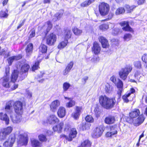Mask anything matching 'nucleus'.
Masks as SVG:
<instances>
[{"label":"nucleus","instance_id":"obj_61","mask_svg":"<svg viewBox=\"0 0 147 147\" xmlns=\"http://www.w3.org/2000/svg\"><path fill=\"white\" fill-rule=\"evenodd\" d=\"M89 124L88 123L85 122L83 124L82 126V128L83 129H87L89 128Z\"/></svg>","mask_w":147,"mask_h":147},{"label":"nucleus","instance_id":"obj_40","mask_svg":"<svg viewBox=\"0 0 147 147\" xmlns=\"http://www.w3.org/2000/svg\"><path fill=\"white\" fill-rule=\"evenodd\" d=\"M137 6V5L136 6L133 5L130 6L129 5H127L125 7L126 10L127 11V13H130L133 10V9L135 8Z\"/></svg>","mask_w":147,"mask_h":147},{"label":"nucleus","instance_id":"obj_23","mask_svg":"<svg viewBox=\"0 0 147 147\" xmlns=\"http://www.w3.org/2000/svg\"><path fill=\"white\" fill-rule=\"evenodd\" d=\"M19 74L18 70H14L12 73L11 77V81L14 83L16 81Z\"/></svg>","mask_w":147,"mask_h":147},{"label":"nucleus","instance_id":"obj_64","mask_svg":"<svg viewBox=\"0 0 147 147\" xmlns=\"http://www.w3.org/2000/svg\"><path fill=\"white\" fill-rule=\"evenodd\" d=\"M112 42L115 45H117L119 43V41L117 39H113L112 40Z\"/></svg>","mask_w":147,"mask_h":147},{"label":"nucleus","instance_id":"obj_63","mask_svg":"<svg viewBox=\"0 0 147 147\" xmlns=\"http://www.w3.org/2000/svg\"><path fill=\"white\" fill-rule=\"evenodd\" d=\"M130 93V94L129 96H128V101H131L133 100V98L135 97L134 94H132L131 93Z\"/></svg>","mask_w":147,"mask_h":147},{"label":"nucleus","instance_id":"obj_50","mask_svg":"<svg viewBox=\"0 0 147 147\" xmlns=\"http://www.w3.org/2000/svg\"><path fill=\"white\" fill-rule=\"evenodd\" d=\"M132 37V35L130 34H125L124 36V39L125 40L128 41L130 40Z\"/></svg>","mask_w":147,"mask_h":147},{"label":"nucleus","instance_id":"obj_37","mask_svg":"<svg viewBox=\"0 0 147 147\" xmlns=\"http://www.w3.org/2000/svg\"><path fill=\"white\" fill-rule=\"evenodd\" d=\"M72 31L74 34L77 36L80 35L82 32V30L76 27H74L72 29Z\"/></svg>","mask_w":147,"mask_h":147},{"label":"nucleus","instance_id":"obj_34","mask_svg":"<svg viewBox=\"0 0 147 147\" xmlns=\"http://www.w3.org/2000/svg\"><path fill=\"white\" fill-rule=\"evenodd\" d=\"M105 88L106 92L108 93H111L113 90V87L107 83L105 84Z\"/></svg>","mask_w":147,"mask_h":147},{"label":"nucleus","instance_id":"obj_7","mask_svg":"<svg viewBox=\"0 0 147 147\" xmlns=\"http://www.w3.org/2000/svg\"><path fill=\"white\" fill-rule=\"evenodd\" d=\"M144 115L141 114L137 118L130 119V121L134 125L137 126L141 125L144 122Z\"/></svg>","mask_w":147,"mask_h":147},{"label":"nucleus","instance_id":"obj_26","mask_svg":"<svg viewBox=\"0 0 147 147\" xmlns=\"http://www.w3.org/2000/svg\"><path fill=\"white\" fill-rule=\"evenodd\" d=\"M33 45L32 43H30L27 46L25 49L27 55L29 56L32 52Z\"/></svg>","mask_w":147,"mask_h":147},{"label":"nucleus","instance_id":"obj_57","mask_svg":"<svg viewBox=\"0 0 147 147\" xmlns=\"http://www.w3.org/2000/svg\"><path fill=\"white\" fill-rule=\"evenodd\" d=\"M82 111L83 109L82 107H76L75 111L79 113V114H80Z\"/></svg>","mask_w":147,"mask_h":147},{"label":"nucleus","instance_id":"obj_62","mask_svg":"<svg viewBox=\"0 0 147 147\" xmlns=\"http://www.w3.org/2000/svg\"><path fill=\"white\" fill-rule=\"evenodd\" d=\"M35 35V31L34 30H32L31 31V33L30 34L29 36V38H32L34 37Z\"/></svg>","mask_w":147,"mask_h":147},{"label":"nucleus","instance_id":"obj_51","mask_svg":"<svg viewBox=\"0 0 147 147\" xmlns=\"http://www.w3.org/2000/svg\"><path fill=\"white\" fill-rule=\"evenodd\" d=\"M134 66L138 69H140L141 68V64L140 61H135L134 63Z\"/></svg>","mask_w":147,"mask_h":147},{"label":"nucleus","instance_id":"obj_44","mask_svg":"<svg viewBox=\"0 0 147 147\" xmlns=\"http://www.w3.org/2000/svg\"><path fill=\"white\" fill-rule=\"evenodd\" d=\"M125 9L123 8L120 7L117 9L116 11L115 14L116 15L122 14L124 12Z\"/></svg>","mask_w":147,"mask_h":147},{"label":"nucleus","instance_id":"obj_11","mask_svg":"<svg viewBox=\"0 0 147 147\" xmlns=\"http://www.w3.org/2000/svg\"><path fill=\"white\" fill-rule=\"evenodd\" d=\"M20 68L22 73H26L28 72L30 68V66L26 62H22L19 64Z\"/></svg>","mask_w":147,"mask_h":147},{"label":"nucleus","instance_id":"obj_52","mask_svg":"<svg viewBox=\"0 0 147 147\" xmlns=\"http://www.w3.org/2000/svg\"><path fill=\"white\" fill-rule=\"evenodd\" d=\"M85 119L86 121L90 123L93 122L94 121V119L91 115L87 116L86 117Z\"/></svg>","mask_w":147,"mask_h":147},{"label":"nucleus","instance_id":"obj_4","mask_svg":"<svg viewBox=\"0 0 147 147\" xmlns=\"http://www.w3.org/2000/svg\"><path fill=\"white\" fill-rule=\"evenodd\" d=\"M99 11L101 16H105L107 15L109 10V6L107 3H101L99 7Z\"/></svg>","mask_w":147,"mask_h":147},{"label":"nucleus","instance_id":"obj_2","mask_svg":"<svg viewBox=\"0 0 147 147\" xmlns=\"http://www.w3.org/2000/svg\"><path fill=\"white\" fill-rule=\"evenodd\" d=\"M132 69L131 66L127 65L122 68L119 72V75L121 79L125 80L127 78L129 74Z\"/></svg>","mask_w":147,"mask_h":147},{"label":"nucleus","instance_id":"obj_33","mask_svg":"<svg viewBox=\"0 0 147 147\" xmlns=\"http://www.w3.org/2000/svg\"><path fill=\"white\" fill-rule=\"evenodd\" d=\"M108 130H110V131L113 134H115L117 133V128L116 126H109L107 127Z\"/></svg>","mask_w":147,"mask_h":147},{"label":"nucleus","instance_id":"obj_10","mask_svg":"<svg viewBox=\"0 0 147 147\" xmlns=\"http://www.w3.org/2000/svg\"><path fill=\"white\" fill-rule=\"evenodd\" d=\"M0 84L5 88L10 87V84L8 77L5 76L1 78L0 79Z\"/></svg>","mask_w":147,"mask_h":147},{"label":"nucleus","instance_id":"obj_29","mask_svg":"<svg viewBox=\"0 0 147 147\" xmlns=\"http://www.w3.org/2000/svg\"><path fill=\"white\" fill-rule=\"evenodd\" d=\"M65 108L62 107H60L58 110L57 114L59 117L62 118L65 115Z\"/></svg>","mask_w":147,"mask_h":147},{"label":"nucleus","instance_id":"obj_60","mask_svg":"<svg viewBox=\"0 0 147 147\" xmlns=\"http://www.w3.org/2000/svg\"><path fill=\"white\" fill-rule=\"evenodd\" d=\"M64 127V130L65 131H68L70 127V125L69 124H65L63 126Z\"/></svg>","mask_w":147,"mask_h":147},{"label":"nucleus","instance_id":"obj_54","mask_svg":"<svg viewBox=\"0 0 147 147\" xmlns=\"http://www.w3.org/2000/svg\"><path fill=\"white\" fill-rule=\"evenodd\" d=\"M130 93H126L123 96V99L124 102H129L128 98V96L130 94Z\"/></svg>","mask_w":147,"mask_h":147},{"label":"nucleus","instance_id":"obj_18","mask_svg":"<svg viewBox=\"0 0 147 147\" xmlns=\"http://www.w3.org/2000/svg\"><path fill=\"white\" fill-rule=\"evenodd\" d=\"M74 64L73 61H71L67 64L65 69L63 71V74L64 76H66L68 74L72 68Z\"/></svg>","mask_w":147,"mask_h":147},{"label":"nucleus","instance_id":"obj_6","mask_svg":"<svg viewBox=\"0 0 147 147\" xmlns=\"http://www.w3.org/2000/svg\"><path fill=\"white\" fill-rule=\"evenodd\" d=\"M16 140V137L14 135H11L3 143L4 147H13Z\"/></svg>","mask_w":147,"mask_h":147},{"label":"nucleus","instance_id":"obj_46","mask_svg":"<svg viewBox=\"0 0 147 147\" xmlns=\"http://www.w3.org/2000/svg\"><path fill=\"white\" fill-rule=\"evenodd\" d=\"M142 61L145 63V66L147 68V54H145L142 57Z\"/></svg>","mask_w":147,"mask_h":147},{"label":"nucleus","instance_id":"obj_58","mask_svg":"<svg viewBox=\"0 0 147 147\" xmlns=\"http://www.w3.org/2000/svg\"><path fill=\"white\" fill-rule=\"evenodd\" d=\"M80 114L75 111L72 114V117L75 119H78L80 115Z\"/></svg>","mask_w":147,"mask_h":147},{"label":"nucleus","instance_id":"obj_59","mask_svg":"<svg viewBox=\"0 0 147 147\" xmlns=\"http://www.w3.org/2000/svg\"><path fill=\"white\" fill-rule=\"evenodd\" d=\"M110 80L113 83L116 84L118 82V80H119V79H117L114 76H113L111 77Z\"/></svg>","mask_w":147,"mask_h":147},{"label":"nucleus","instance_id":"obj_14","mask_svg":"<svg viewBox=\"0 0 147 147\" xmlns=\"http://www.w3.org/2000/svg\"><path fill=\"white\" fill-rule=\"evenodd\" d=\"M18 116L15 115L14 113H11L10 118L11 120L13 123H20L21 120V115H18Z\"/></svg>","mask_w":147,"mask_h":147},{"label":"nucleus","instance_id":"obj_30","mask_svg":"<svg viewBox=\"0 0 147 147\" xmlns=\"http://www.w3.org/2000/svg\"><path fill=\"white\" fill-rule=\"evenodd\" d=\"M115 119L114 116H109L106 117L105 119V122L107 124H111L114 123Z\"/></svg>","mask_w":147,"mask_h":147},{"label":"nucleus","instance_id":"obj_13","mask_svg":"<svg viewBox=\"0 0 147 147\" xmlns=\"http://www.w3.org/2000/svg\"><path fill=\"white\" fill-rule=\"evenodd\" d=\"M140 112L138 109H135L132 110L129 113V116L130 119H134L138 117L140 115Z\"/></svg>","mask_w":147,"mask_h":147},{"label":"nucleus","instance_id":"obj_15","mask_svg":"<svg viewBox=\"0 0 147 147\" xmlns=\"http://www.w3.org/2000/svg\"><path fill=\"white\" fill-rule=\"evenodd\" d=\"M59 120L57 117L54 115H51L47 119V122L49 124H54L58 122Z\"/></svg>","mask_w":147,"mask_h":147},{"label":"nucleus","instance_id":"obj_19","mask_svg":"<svg viewBox=\"0 0 147 147\" xmlns=\"http://www.w3.org/2000/svg\"><path fill=\"white\" fill-rule=\"evenodd\" d=\"M59 105L60 102L59 100H55L54 101L51 103L50 105L51 110L53 112H55Z\"/></svg>","mask_w":147,"mask_h":147},{"label":"nucleus","instance_id":"obj_28","mask_svg":"<svg viewBox=\"0 0 147 147\" xmlns=\"http://www.w3.org/2000/svg\"><path fill=\"white\" fill-rule=\"evenodd\" d=\"M71 31L69 30H66L65 31L63 34V37L66 40H67L68 39L70 38L71 36Z\"/></svg>","mask_w":147,"mask_h":147},{"label":"nucleus","instance_id":"obj_42","mask_svg":"<svg viewBox=\"0 0 147 147\" xmlns=\"http://www.w3.org/2000/svg\"><path fill=\"white\" fill-rule=\"evenodd\" d=\"M71 84L67 82L64 83L63 84V91H66L71 86Z\"/></svg>","mask_w":147,"mask_h":147},{"label":"nucleus","instance_id":"obj_31","mask_svg":"<svg viewBox=\"0 0 147 147\" xmlns=\"http://www.w3.org/2000/svg\"><path fill=\"white\" fill-rule=\"evenodd\" d=\"M64 98L65 99H67V100L69 101V102H67L66 104V106L67 107H71L75 105V101L72 100L71 98L66 97H65Z\"/></svg>","mask_w":147,"mask_h":147},{"label":"nucleus","instance_id":"obj_32","mask_svg":"<svg viewBox=\"0 0 147 147\" xmlns=\"http://www.w3.org/2000/svg\"><path fill=\"white\" fill-rule=\"evenodd\" d=\"M13 129L12 127L8 126L6 128H4L1 131L7 136L11 132Z\"/></svg>","mask_w":147,"mask_h":147},{"label":"nucleus","instance_id":"obj_41","mask_svg":"<svg viewBox=\"0 0 147 147\" xmlns=\"http://www.w3.org/2000/svg\"><path fill=\"white\" fill-rule=\"evenodd\" d=\"M38 138L40 141L41 143L45 142L47 140L46 136L42 134L39 135Z\"/></svg>","mask_w":147,"mask_h":147},{"label":"nucleus","instance_id":"obj_17","mask_svg":"<svg viewBox=\"0 0 147 147\" xmlns=\"http://www.w3.org/2000/svg\"><path fill=\"white\" fill-rule=\"evenodd\" d=\"M0 120L4 121L5 124L7 125L9 124V119L6 113L3 112L0 113Z\"/></svg>","mask_w":147,"mask_h":147},{"label":"nucleus","instance_id":"obj_55","mask_svg":"<svg viewBox=\"0 0 147 147\" xmlns=\"http://www.w3.org/2000/svg\"><path fill=\"white\" fill-rule=\"evenodd\" d=\"M47 32L48 33L52 28V25L50 21H48L47 22Z\"/></svg>","mask_w":147,"mask_h":147},{"label":"nucleus","instance_id":"obj_27","mask_svg":"<svg viewBox=\"0 0 147 147\" xmlns=\"http://www.w3.org/2000/svg\"><path fill=\"white\" fill-rule=\"evenodd\" d=\"M13 103V100H10L6 103L5 108V111L6 112L9 113H11L12 111L11 108L12 107Z\"/></svg>","mask_w":147,"mask_h":147},{"label":"nucleus","instance_id":"obj_8","mask_svg":"<svg viewBox=\"0 0 147 147\" xmlns=\"http://www.w3.org/2000/svg\"><path fill=\"white\" fill-rule=\"evenodd\" d=\"M46 39L47 44L49 45H52L56 42L57 37L55 34L51 33L47 36Z\"/></svg>","mask_w":147,"mask_h":147},{"label":"nucleus","instance_id":"obj_25","mask_svg":"<svg viewBox=\"0 0 147 147\" xmlns=\"http://www.w3.org/2000/svg\"><path fill=\"white\" fill-rule=\"evenodd\" d=\"M31 142L32 145L33 147H41L42 146L41 142L37 139L32 138Z\"/></svg>","mask_w":147,"mask_h":147},{"label":"nucleus","instance_id":"obj_22","mask_svg":"<svg viewBox=\"0 0 147 147\" xmlns=\"http://www.w3.org/2000/svg\"><path fill=\"white\" fill-rule=\"evenodd\" d=\"M22 57V55L20 54L11 57L7 59L8 63L9 65H11L13 61L19 60L21 59Z\"/></svg>","mask_w":147,"mask_h":147},{"label":"nucleus","instance_id":"obj_56","mask_svg":"<svg viewBox=\"0 0 147 147\" xmlns=\"http://www.w3.org/2000/svg\"><path fill=\"white\" fill-rule=\"evenodd\" d=\"M39 62L37 61L35 62V64L33 65L32 68V70L33 71H34L35 70L37 69L39 67L38 65Z\"/></svg>","mask_w":147,"mask_h":147},{"label":"nucleus","instance_id":"obj_5","mask_svg":"<svg viewBox=\"0 0 147 147\" xmlns=\"http://www.w3.org/2000/svg\"><path fill=\"white\" fill-rule=\"evenodd\" d=\"M28 143V137L27 134L24 133L18 136V145L20 146H26Z\"/></svg>","mask_w":147,"mask_h":147},{"label":"nucleus","instance_id":"obj_24","mask_svg":"<svg viewBox=\"0 0 147 147\" xmlns=\"http://www.w3.org/2000/svg\"><path fill=\"white\" fill-rule=\"evenodd\" d=\"M64 125L63 123L62 122H61L55 126L53 127V129L55 131H57L58 133H60L61 132Z\"/></svg>","mask_w":147,"mask_h":147},{"label":"nucleus","instance_id":"obj_12","mask_svg":"<svg viewBox=\"0 0 147 147\" xmlns=\"http://www.w3.org/2000/svg\"><path fill=\"white\" fill-rule=\"evenodd\" d=\"M120 24L121 26L123 27L122 29L123 30L132 32H134L133 29L129 26L128 22L123 21L120 22Z\"/></svg>","mask_w":147,"mask_h":147},{"label":"nucleus","instance_id":"obj_20","mask_svg":"<svg viewBox=\"0 0 147 147\" xmlns=\"http://www.w3.org/2000/svg\"><path fill=\"white\" fill-rule=\"evenodd\" d=\"M77 134V132L75 128H72L71 129L68 137H66V138L69 141H71L72 139L76 137Z\"/></svg>","mask_w":147,"mask_h":147},{"label":"nucleus","instance_id":"obj_36","mask_svg":"<svg viewBox=\"0 0 147 147\" xmlns=\"http://www.w3.org/2000/svg\"><path fill=\"white\" fill-rule=\"evenodd\" d=\"M91 143L88 140L84 141L81 144V147H90Z\"/></svg>","mask_w":147,"mask_h":147},{"label":"nucleus","instance_id":"obj_43","mask_svg":"<svg viewBox=\"0 0 147 147\" xmlns=\"http://www.w3.org/2000/svg\"><path fill=\"white\" fill-rule=\"evenodd\" d=\"M8 16V11L6 10L5 11H1L0 12V17L7 18Z\"/></svg>","mask_w":147,"mask_h":147},{"label":"nucleus","instance_id":"obj_9","mask_svg":"<svg viewBox=\"0 0 147 147\" xmlns=\"http://www.w3.org/2000/svg\"><path fill=\"white\" fill-rule=\"evenodd\" d=\"M104 127L103 125L97 127L94 131L92 136L95 138L100 136L104 131Z\"/></svg>","mask_w":147,"mask_h":147},{"label":"nucleus","instance_id":"obj_53","mask_svg":"<svg viewBox=\"0 0 147 147\" xmlns=\"http://www.w3.org/2000/svg\"><path fill=\"white\" fill-rule=\"evenodd\" d=\"M94 112L97 117H98L100 116L101 112L98 107H96L95 108L94 110Z\"/></svg>","mask_w":147,"mask_h":147},{"label":"nucleus","instance_id":"obj_48","mask_svg":"<svg viewBox=\"0 0 147 147\" xmlns=\"http://www.w3.org/2000/svg\"><path fill=\"white\" fill-rule=\"evenodd\" d=\"M63 14V11H62L61 12H58L55 15V17H56V19L54 20V21H56L57 20H59L62 16Z\"/></svg>","mask_w":147,"mask_h":147},{"label":"nucleus","instance_id":"obj_38","mask_svg":"<svg viewBox=\"0 0 147 147\" xmlns=\"http://www.w3.org/2000/svg\"><path fill=\"white\" fill-rule=\"evenodd\" d=\"M94 1V0H88L82 3L81 4V5L82 7H86L93 3Z\"/></svg>","mask_w":147,"mask_h":147},{"label":"nucleus","instance_id":"obj_3","mask_svg":"<svg viewBox=\"0 0 147 147\" xmlns=\"http://www.w3.org/2000/svg\"><path fill=\"white\" fill-rule=\"evenodd\" d=\"M13 107L17 115H21L22 114L23 109L22 102L19 101H16L13 103Z\"/></svg>","mask_w":147,"mask_h":147},{"label":"nucleus","instance_id":"obj_35","mask_svg":"<svg viewBox=\"0 0 147 147\" xmlns=\"http://www.w3.org/2000/svg\"><path fill=\"white\" fill-rule=\"evenodd\" d=\"M68 43L67 40H65L60 42L57 46V48L59 49H61L65 48Z\"/></svg>","mask_w":147,"mask_h":147},{"label":"nucleus","instance_id":"obj_16","mask_svg":"<svg viewBox=\"0 0 147 147\" xmlns=\"http://www.w3.org/2000/svg\"><path fill=\"white\" fill-rule=\"evenodd\" d=\"M99 40L102 44V47L103 48H108L109 45L108 41L106 38L102 36H100L99 38Z\"/></svg>","mask_w":147,"mask_h":147},{"label":"nucleus","instance_id":"obj_49","mask_svg":"<svg viewBox=\"0 0 147 147\" xmlns=\"http://www.w3.org/2000/svg\"><path fill=\"white\" fill-rule=\"evenodd\" d=\"M118 88H123V83L120 80H118L117 83L115 84Z\"/></svg>","mask_w":147,"mask_h":147},{"label":"nucleus","instance_id":"obj_21","mask_svg":"<svg viewBox=\"0 0 147 147\" xmlns=\"http://www.w3.org/2000/svg\"><path fill=\"white\" fill-rule=\"evenodd\" d=\"M92 51L95 54H98L100 51V48L99 44L96 42L94 43Z\"/></svg>","mask_w":147,"mask_h":147},{"label":"nucleus","instance_id":"obj_47","mask_svg":"<svg viewBox=\"0 0 147 147\" xmlns=\"http://www.w3.org/2000/svg\"><path fill=\"white\" fill-rule=\"evenodd\" d=\"M6 136L3 131H1L0 132V141H3L7 138Z\"/></svg>","mask_w":147,"mask_h":147},{"label":"nucleus","instance_id":"obj_45","mask_svg":"<svg viewBox=\"0 0 147 147\" xmlns=\"http://www.w3.org/2000/svg\"><path fill=\"white\" fill-rule=\"evenodd\" d=\"M109 28V25L107 24H104L100 25L99 26L100 29L102 31L107 30Z\"/></svg>","mask_w":147,"mask_h":147},{"label":"nucleus","instance_id":"obj_39","mask_svg":"<svg viewBox=\"0 0 147 147\" xmlns=\"http://www.w3.org/2000/svg\"><path fill=\"white\" fill-rule=\"evenodd\" d=\"M47 51V47L44 44H41L39 48V52L42 53H45Z\"/></svg>","mask_w":147,"mask_h":147},{"label":"nucleus","instance_id":"obj_1","mask_svg":"<svg viewBox=\"0 0 147 147\" xmlns=\"http://www.w3.org/2000/svg\"><path fill=\"white\" fill-rule=\"evenodd\" d=\"M100 105L104 108L107 109L113 108L116 103L115 98H109L105 96H101L99 98Z\"/></svg>","mask_w":147,"mask_h":147}]
</instances>
